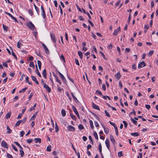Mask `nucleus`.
Listing matches in <instances>:
<instances>
[{
    "label": "nucleus",
    "mask_w": 158,
    "mask_h": 158,
    "mask_svg": "<svg viewBox=\"0 0 158 158\" xmlns=\"http://www.w3.org/2000/svg\"><path fill=\"white\" fill-rule=\"evenodd\" d=\"M27 27L31 30H34L35 27V26L30 21L27 23Z\"/></svg>",
    "instance_id": "1"
},
{
    "label": "nucleus",
    "mask_w": 158,
    "mask_h": 158,
    "mask_svg": "<svg viewBox=\"0 0 158 158\" xmlns=\"http://www.w3.org/2000/svg\"><path fill=\"white\" fill-rule=\"evenodd\" d=\"M56 71L57 72V73L59 75L60 77L62 80L64 82H66V80L65 78L64 77V75L62 73H61L59 71H58L57 69L56 70Z\"/></svg>",
    "instance_id": "2"
},
{
    "label": "nucleus",
    "mask_w": 158,
    "mask_h": 158,
    "mask_svg": "<svg viewBox=\"0 0 158 158\" xmlns=\"http://www.w3.org/2000/svg\"><path fill=\"white\" fill-rule=\"evenodd\" d=\"M44 87L48 91V93H50L51 91V89L48 85L45 83H43Z\"/></svg>",
    "instance_id": "3"
},
{
    "label": "nucleus",
    "mask_w": 158,
    "mask_h": 158,
    "mask_svg": "<svg viewBox=\"0 0 158 158\" xmlns=\"http://www.w3.org/2000/svg\"><path fill=\"white\" fill-rule=\"evenodd\" d=\"M72 109L73 111L75 112V114L77 116V117L80 118V116L79 114L78 113V112L77 111L76 108H75V107L74 106H72Z\"/></svg>",
    "instance_id": "4"
},
{
    "label": "nucleus",
    "mask_w": 158,
    "mask_h": 158,
    "mask_svg": "<svg viewBox=\"0 0 158 158\" xmlns=\"http://www.w3.org/2000/svg\"><path fill=\"white\" fill-rule=\"evenodd\" d=\"M41 9L42 10L41 15L43 18L45 19L46 17V15L45 13V10H44V7L43 6H41Z\"/></svg>",
    "instance_id": "5"
},
{
    "label": "nucleus",
    "mask_w": 158,
    "mask_h": 158,
    "mask_svg": "<svg viewBox=\"0 0 158 158\" xmlns=\"http://www.w3.org/2000/svg\"><path fill=\"white\" fill-rule=\"evenodd\" d=\"M50 35L52 41H53L55 43L56 41L57 40L55 38V35L52 33H50Z\"/></svg>",
    "instance_id": "6"
},
{
    "label": "nucleus",
    "mask_w": 158,
    "mask_h": 158,
    "mask_svg": "<svg viewBox=\"0 0 158 158\" xmlns=\"http://www.w3.org/2000/svg\"><path fill=\"white\" fill-rule=\"evenodd\" d=\"M146 66V65L144 61H143L138 64V69H140Z\"/></svg>",
    "instance_id": "7"
},
{
    "label": "nucleus",
    "mask_w": 158,
    "mask_h": 158,
    "mask_svg": "<svg viewBox=\"0 0 158 158\" xmlns=\"http://www.w3.org/2000/svg\"><path fill=\"white\" fill-rule=\"evenodd\" d=\"M42 45L45 51V53L48 54L49 53V51L46 45L44 43H42Z\"/></svg>",
    "instance_id": "8"
},
{
    "label": "nucleus",
    "mask_w": 158,
    "mask_h": 158,
    "mask_svg": "<svg viewBox=\"0 0 158 158\" xmlns=\"http://www.w3.org/2000/svg\"><path fill=\"white\" fill-rule=\"evenodd\" d=\"M68 130L69 131H74L75 128L71 125H68L67 127Z\"/></svg>",
    "instance_id": "9"
},
{
    "label": "nucleus",
    "mask_w": 158,
    "mask_h": 158,
    "mask_svg": "<svg viewBox=\"0 0 158 158\" xmlns=\"http://www.w3.org/2000/svg\"><path fill=\"white\" fill-rule=\"evenodd\" d=\"M2 146L6 148H8V145L7 143L4 141H2L1 142Z\"/></svg>",
    "instance_id": "10"
},
{
    "label": "nucleus",
    "mask_w": 158,
    "mask_h": 158,
    "mask_svg": "<svg viewBox=\"0 0 158 158\" xmlns=\"http://www.w3.org/2000/svg\"><path fill=\"white\" fill-rule=\"evenodd\" d=\"M31 78L32 80L35 82L36 84L37 85H39V83L35 76H31Z\"/></svg>",
    "instance_id": "11"
},
{
    "label": "nucleus",
    "mask_w": 158,
    "mask_h": 158,
    "mask_svg": "<svg viewBox=\"0 0 158 158\" xmlns=\"http://www.w3.org/2000/svg\"><path fill=\"white\" fill-rule=\"evenodd\" d=\"M92 107H93V108L94 109H95L96 110H100V108H99V107H98V105H96L95 104H94V102H92Z\"/></svg>",
    "instance_id": "12"
},
{
    "label": "nucleus",
    "mask_w": 158,
    "mask_h": 158,
    "mask_svg": "<svg viewBox=\"0 0 158 158\" xmlns=\"http://www.w3.org/2000/svg\"><path fill=\"white\" fill-rule=\"evenodd\" d=\"M105 143L106 146V147L108 150L110 149V142L109 140L108 139H106L105 141Z\"/></svg>",
    "instance_id": "13"
},
{
    "label": "nucleus",
    "mask_w": 158,
    "mask_h": 158,
    "mask_svg": "<svg viewBox=\"0 0 158 158\" xmlns=\"http://www.w3.org/2000/svg\"><path fill=\"white\" fill-rule=\"evenodd\" d=\"M110 138L111 141L112 142L113 144H114L115 143V140L114 136L112 135H110Z\"/></svg>",
    "instance_id": "14"
},
{
    "label": "nucleus",
    "mask_w": 158,
    "mask_h": 158,
    "mask_svg": "<svg viewBox=\"0 0 158 158\" xmlns=\"http://www.w3.org/2000/svg\"><path fill=\"white\" fill-rule=\"evenodd\" d=\"M115 77L118 79L119 80V79L120 78L121 75L119 73H116L115 75Z\"/></svg>",
    "instance_id": "15"
},
{
    "label": "nucleus",
    "mask_w": 158,
    "mask_h": 158,
    "mask_svg": "<svg viewBox=\"0 0 158 158\" xmlns=\"http://www.w3.org/2000/svg\"><path fill=\"white\" fill-rule=\"evenodd\" d=\"M42 74L43 75L44 77L46 79L47 78V73L46 70V69H44L43 72Z\"/></svg>",
    "instance_id": "16"
},
{
    "label": "nucleus",
    "mask_w": 158,
    "mask_h": 158,
    "mask_svg": "<svg viewBox=\"0 0 158 158\" xmlns=\"http://www.w3.org/2000/svg\"><path fill=\"white\" fill-rule=\"evenodd\" d=\"M34 140L35 143H41V139L40 138H35L34 139Z\"/></svg>",
    "instance_id": "17"
},
{
    "label": "nucleus",
    "mask_w": 158,
    "mask_h": 158,
    "mask_svg": "<svg viewBox=\"0 0 158 158\" xmlns=\"http://www.w3.org/2000/svg\"><path fill=\"white\" fill-rule=\"evenodd\" d=\"M10 49L12 50V56H14V57H15V60H17V56H16V55H15V53L14 52L13 49H12V48L11 47H10Z\"/></svg>",
    "instance_id": "18"
},
{
    "label": "nucleus",
    "mask_w": 158,
    "mask_h": 158,
    "mask_svg": "<svg viewBox=\"0 0 158 158\" xmlns=\"http://www.w3.org/2000/svg\"><path fill=\"white\" fill-rule=\"evenodd\" d=\"M71 94L74 100L77 103L79 102L78 100H77V98L75 97V96L74 95L73 93H71Z\"/></svg>",
    "instance_id": "19"
},
{
    "label": "nucleus",
    "mask_w": 158,
    "mask_h": 158,
    "mask_svg": "<svg viewBox=\"0 0 158 158\" xmlns=\"http://www.w3.org/2000/svg\"><path fill=\"white\" fill-rule=\"evenodd\" d=\"M61 113L63 117H64L66 114L65 111L63 109H62Z\"/></svg>",
    "instance_id": "20"
},
{
    "label": "nucleus",
    "mask_w": 158,
    "mask_h": 158,
    "mask_svg": "<svg viewBox=\"0 0 158 158\" xmlns=\"http://www.w3.org/2000/svg\"><path fill=\"white\" fill-rule=\"evenodd\" d=\"M131 134L132 136L135 137L138 136L139 135V134L138 132L132 133Z\"/></svg>",
    "instance_id": "21"
},
{
    "label": "nucleus",
    "mask_w": 158,
    "mask_h": 158,
    "mask_svg": "<svg viewBox=\"0 0 158 158\" xmlns=\"http://www.w3.org/2000/svg\"><path fill=\"white\" fill-rule=\"evenodd\" d=\"M11 112H9L7 113L6 115V119H8L11 116Z\"/></svg>",
    "instance_id": "22"
},
{
    "label": "nucleus",
    "mask_w": 158,
    "mask_h": 158,
    "mask_svg": "<svg viewBox=\"0 0 158 158\" xmlns=\"http://www.w3.org/2000/svg\"><path fill=\"white\" fill-rule=\"evenodd\" d=\"M37 112H36L34 114L33 116L31 117V118L30 120H34L35 118L36 117V116L37 114Z\"/></svg>",
    "instance_id": "23"
},
{
    "label": "nucleus",
    "mask_w": 158,
    "mask_h": 158,
    "mask_svg": "<svg viewBox=\"0 0 158 158\" xmlns=\"http://www.w3.org/2000/svg\"><path fill=\"white\" fill-rule=\"evenodd\" d=\"M93 135H94V137H95V138L97 139V140H98V134L97 133V132L94 131V132H93Z\"/></svg>",
    "instance_id": "24"
},
{
    "label": "nucleus",
    "mask_w": 158,
    "mask_h": 158,
    "mask_svg": "<svg viewBox=\"0 0 158 158\" xmlns=\"http://www.w3.org/2000/svg\"><path fill=\"white\" fill-rule=\"evenodd\" d=\"M78 53L80 58L81 59H82L83 57L82 53L81 51H78Z\"/></svg>",
    "instance_id": "25"
},
{
    "label": "nucleus",
    "mask_w": 158,
    "mask_h": 158,
    "mask_svg": "<svg viewBox=\"0 0 158 158\" xmlns=\"http://www.w3.org/2000/svg\"><path fill=\"white\" fill-rule=\"evenodd\" d=\"M2 27H3L4 30L5 31L7 32V29L8 28V27L5 26V25L3 24H2Z\"/></svg>",
    "instance_id": "26"
},
{
    "label": "nucleus",
    "mask_w": 158,
    "mask_h": 158,
    "mask_svg": "<svg viewBox=\"0 0 158 158\" xmlns=\"http://www.w3.org/2000/svg\"><path fill=\"white\" fill-rule=\"evenodd\" d=\"M26 82H27L28 84L30 85H32V82H30L29 81V77L28 76H27L26 77Z\"/></svg>",
    "instance_id": "27"
},
{
    "label": "nucleus",
    "mask_w": 158,
    "mask_h": 158,
    "mask_svg": "<svg viewBox=\"0 0 158 158\" xmlns=\"http://www.w3.org/2000/svg\"><path fill=\"white\" fill-rule=\"evenodd\" d=\"M34 5L35 8V10H36L37 14L38 15L39 14V8L35 5L34 4Z\"/></svg>",
    "instance_id": "28"
},
{
    "label": "nucleus",
    "mask_w": 158,
    "mask_h": 158,
    "mask_svg": "<svg viewBox=\"0 0 158 158\" xmlns=\"http://www.w3.org/2000/svg\"><path fill=\"white\" fill-rule=\"evenodd\" d=\"M6 127L7 129L8 130V131H7V133L8 134H10L12 131V130L10 128L9 126H7Z\"/></svg>",
    "instance_id": "29"
},
{
    "label": "nucleus",
    "mask_w": 158,
    "mask_h": 158,
    "mask_svg": "<svg viewBox=\"0 0 158 158\" xmlns=\"http://www.w3.org/2000/svg\"><path fill=\"white\" fill-rule=\"evenodd\" d=\"M89 122L91 128L92 129H93L94 128V127L93 124V121L91 120H90Z\"/></svg>",
    "instance_id": "30"
},
{
    "label": "nucleus",
    "mask_w": 158,
    "mask_h": 158,
    "mask_svg": "<svg viewBox=\"0 0 158 158\" xmlns=\"http://www.w3.org/2000/svg\"><path fill=\"white\" fill-rule=\"evenodd\" d=\"M15 144L16 145H17L18 147H19L21 150L23 149L22 147L20 145V144L17 142L15 141L14 142Z\"/></svg>",
    "instance_id": "31"
},
{
    "label": "nucleus",
    "mask_w": 158,
    "mask_h": 158,
    "mask_svg": "<svg viewBox=\"0 0 158 158\" xmlns=\"http://www.w3.org/2000/svg\"><path fill=\"white\" fill-rule=\"evenodd\" d=\"M35 72L36 74H37L40 77H41V76L39 72L38 69L35 70Z\"/></svg>",
    "instance_id": "32"
},
{
    "label": "nucleus",
    "mask_w": 158,
    "mask_h": 158,
    "mask_svg": "<svg viewBox=\"0 0 158 158\" xmlns=\"http://www.w3.org/2000/svg\"><path fill=\"white\" fill-rule=\"evenodd\" d=\"M51 145H49L48 146L46 150L48 152H51Z\"/></svg>",
    "instance_id": "33"
},
{
    "label": "nucleus",
    "mask_w": 158,
    "mask_h": 158,
    "mask_svg": "<svg viewBox=\"0 0 158 158\" xmlns=\"http://www.w3.org/2000/svg\"><path fill=\"white\" fill-rule=\"evenodd\" d=\"M98 149L100 153H101V152H102V145L100 143L98 145Z\"/></svg>",
    "instance_id": "34"
},
{
    "label": "nucleus",
    "mask_w": 158,
    "mask_h": 158,
    "mask_svg": "<svg viewBox=\"0 0 158 158\" xmlns=\"http://www.w3.org/2000/svg\"><path fill=\"white\" fill-rule=\"evenodd\" d=\"M104 131L106 134H108L109 132V129L108 128H104Z\"/></svg>",
    "instance_id": "35"
},
{
    "label": "nucleus",
    "mask_w": 158,
    "mask_h": 158,
    "mask_svg": "<svg viewBox=\"0 0 158 158\" xmlns=\"http://www.w3.org/2000/svg\"><path fill=\"white\" fill-rule=\"evenodd\" d=\"M78 128L80 130H81L84 129V127L81 124H80L78 126Z\"/></svg>",
    "instance_id": "36"
},
{
    "label": "nucleus",
    "mask_w": 158,
    "mask_h": 158,
    "mask_svg": "<svg viewBox=\"0 0 158 158\" xmlns=\"http://www.w3.org/2000/svg\"><path fill=\"white\" fill-rule=\"evenodd\" d=\"M131 121L135 124L137 125V121L134 120L132 118H131Z\"/></svg>",
    "instance_id": "37"
},
{
    "label": "nucleus",
    "mask_w": 158,
    "mask_h": 158,
    "mask_svg": "<svg viewBox=\"0 0 158 158\" xmlns=\"http://www.w3.org/2000/svg\"><path fill=\"white\" fill-rule=\"evenodd\" d=\"M114 128L115 130L116 134L117 136H118V128L116 126H115Z\"/></svg>",
    "instance_id": "38"
},
{
    "label": "nucleus",
    "mask_w": 158,
    "mask_h": 158,
    "mask_svg": "<svg viewBox=\"0 0 158 158\" xmlns=\"http://www.w3.org/2000/svg\"><path fill=\"white\" fill-rule=\"evenodd\" d=\"M118 156L119 157H120L123 156V152L122 151L119 152H118Z\"/></svg>",
    "instance_id": "39"
},
{
    "label": "nucleus",
    "mask_w": 158,
    "mask_h": 158,
    "mask_svg": "<svg viewBox=\"0 0 158 158\" xmlns=\"http://www.w3.org/2000/svg\"><path fill=\"white\" fill-rule=\"evenodd\" d=\"M19 152H20V153L21 154V157H23V155H24V152L23 151V150H22V149L21 150H19Z\"/></svg>",
    "instance_id": "40"
},
{
    "label": "nucleus",
    "mask_w": 158,
    "mask_h": 158,
    "mask_svg": "<svg viewBox=\"0 0 158 158\" xmlns=\"http://www.w3.org/2000/svg\"><path fill=\"white\" fill-rule=\"evenodd\" d=\"M56 81L58 83H59L60 85H61V82L60 80L58 79V77H56Z\"/></svg>",
    "instance_id": "41"
},
{
    "label": "nucleus",
    "mask_w": 158,
    "mask_h": 158,
    "mask_svg": "<svg viewBox=\"0 0 158 158\" xmlns=\"http://www.w3.org/2000/svg\"><path fill=\"white\" fill-rule=\"evenodd\" d=\"M11 146L12 147V148H13V149L16 151L17 152L18 151V150L17 149L15 145H14L13 144H11Z\"/></svg>",
    "instance_id": "42"
},
{
    "label": "nucleus",
    "mask_w": 158,
    "mask_h": 158,
    "mask_svg": "<svg viewBox=\"0 0 158 158\" xmlns=\"http://www.w3.org/2000/svg\"><path fill=\"white\" fill-rule=\"evenodd\" d=\"M22 45V44L18 42L17 44V47L19 48H20V46Z\"/></svg>",
    "instance_id": "43"
},
{
    "label": "nucleus",
    "mask_w": 158,
    "mask_h": 158,
    "mask_svg": "<svg viewBox=\"0 0 158 158\" xmlns=\"http://www.w3.org/2000/svg\"><path fill=\"white\" fill-rule=\"evenodd\" d=\"M55 128L56 129V132H57L59 131V129L58 127V126L57 124L56 123V125H55Z\"/></svg>",
    "instance_id": "44"
},
{
    "label": "nucleus",
    "mask_w": 158,
    "mask_h": 158,
    "mask_svg": "<svg viewBox=\"0 0 158 158\" xmlns=\"http://www.w3.org/2000/svg\"><path fill=\"white\" fill-rule=\"evenodd\" d=\"M21 123V120H19L17 121V122L16 123L15 125V127H17L19 126L20 123Z\"/></svg>",
    "instance_id": "45"
},
{
    "label": "nucleus",
    "mask_w": 158,
    "mask_h": 158,
    "mask_svg": "<svg viewBox=\"0 0 158 158\" xmlns=\"http://www.w3.org/2000/svg\"><path fill=\"white\" fill-rule=\"evenodd\" d=\"M27 87H25L24 88H23V89H22L19 92L20 93H21V92H24L27 89Z\"/></svg>",
    "instance_id": "46"
},
{
    "label": "nucleus",
    "mask_w": 158,
    "mask_h": 158,
    "mask_svg": "<svg viewBox=\"0 0 158 158\" xmlns=\"http://www.w3.org/2000/svg\"><path fill=\"white\" fill-rule=\"evenodd\" d=\"M36 103H35V105H34V106H33V107H31V108L30 109V111H31V110H34L35 108V107L36 106Z\"/></svg>",
    "instance_id": "47"
},
{
    "label": "nucleus",
    "mask_w": 158,
    "mask_h": 158,
    "mask_svg": "<svg viewBox=\"0 0 158 158\" xmlns=\"http://www.w3.org/2000/svg\"><path fill=\"white\" fill-rule=\"evenodd\" d=\"M118 32V31H117L116 30H115L114 31V32L113 33V35H117Z\"/></svg>",
    "instance_id": "48"
},
{
    "label": "nucleus",
    "mask_w": 158,
    "mask_h": 158,
    "mask_svg": "<svg viewBox=\"0 0 158 158\" xmlns=\"http://www.w3.org/2000/svg\"><path fill=\"white\" fill-rule=\"evenodd\" d=\"M70 116L71 117L73 120L75 119V118H76L75 115H74L73 114L71 113L70 114Z\"/></svg>",
    "instance_id": "49"
},
{
    "label": "nucleus",
    "mask_w": 158,
    "mask_h": 158,
    "mask_svg": "<svg viewBox=\"0 0 158 158\" xmlns=\"http://www.w3.org/2000/svg\"><path fill=\"white\" fill-rule=\"evenodd\" d=\"M123 123L124 124V127L126 128L127 127V122L126 121H123Z\"/></svg>",
    "instance_id": "50"
},
{
    "label": "nucleus",
    "mask_w": 158,
    "mask_h": 158,
    "mask_svg": "<svg viewBox=\"0 0 158 158\" xmlns=\"http://www.w3.org/2000/svg\"><path fill=\"white\" fill-rule=\"evenodd\" d=\"M33 141V139H28L27 140V142L29 143H31Z\"/></svg>",
    "instance_id": "51"
},
{
    "label": "nucleus",
    "mask_w": 158,
    "mask_h": 158,
    "mask_svg": "<svg viewBox=\"0 0 158 158\" xmlns=\"http://www.w3.org/2000/svg\"><path fill=\"white\" fill-rule=\"evenodd\" d=\"M29 66L30 67H33V68L34 67V65L33 62H30Z\"/></svg>",
    "instance_id": "52"
},
{
    "label": "nucleus",
    "mask_w": 158,
    "mask_h": 158,
    "mask_svg": "<svg viewBox=\"0 0 158 158\" xmlns=\"http://www.w3.org/2000/svg\"><path fill=\"white\" fill-rule=\"evenodd\" d=\"M75 62L76 64L77 65H78V66L80 65V64L78 61V60L77 59H75Z\"/></svg>",
    "instance_id": "53"
},
{
    "label": "nucleus",
    "mask_w": 158,
    "mask_h": 158,
    "mask_svg": "<svg viewBox=\"0 0 158 158\" xmlns=\"http://www.w3.org/2000/svg\"><path fill=\"white\" fill-rule=\"evenodd\" d=\"M131 14H130L129 15V17L127 20V23L128 24H129L130 23V20L131 19Z\"/></svg>",
    "instance_id": "54"
},
{
    "label": "nucleus",
    "mask_w": 158,
    "mask_h": 158,
    "mask_svg": "<svg viewBox=\"0 0 158 158\" xmlns=\"http://www.w3.org/2000/svg\"><path fill=\"white\" fill-rule=\"evenodd\" d=\"M104 112H105V113L106 114V116H107L108 117H110V115L109 113L107 112L106 110H105Z\"/></svg>",
    "instance_id": "55"
},
{
    "label": "nucleus",
    "mask_w": 158,
    "mask_h": 158,
    "mask_svg": "<svg viewBox=\"0 0 158 158\" xmlns=\"http://www.w3.org/2000/svg\"><path fill=\"white\" fill-rule=\"evenodd\" d=\"M99 53L106 60V59L105 57V56L104 54L102 52L100 51L99 52Z\"/></svg>",
    "instance_id": "56"
},
{
    "label": "nucleus",
    "mask_w": 158,
    "mask_h": 158,
    "mask_svg": "<svg viewBox=\"0 0 158 158\" xmlns=\"http://www.w3.org/2000/svg\"><path fill=\"white\" fill-rule=\"evenodd\" d=\"M154 51L153 50H151L148 53V55H149L150 56H152L153 53Z\"/></svg>",
    "instance_id": "57"
},
{
    "label": "nucleus",
    "mask_w": 158,
    "mask_h": 158,
    "mask_svg": "<svg viewBox=\"0 0 158 158\" xmlns=\"http://www.w3.org/2000/svg\"><path fill=\"white\" fill-rule=\"evenodd\" d=\"M28 12L30 14L31 16L33 15V12L31 10H28Z\"/></svg>",
    "instance_id": "58"
},
{
    "label": "nucleus",
    "mask_w": 158,
    "mask_h": 158,
    "mask_svg": "<svg viewBox=\"0 0 158 158\" xmlns=\"http://www.w3.org/2000/svg\"><path fill=\"white\" fill-rule=\"evenodd\" d=\"M26 119H27V117H25L23 120H21V123H25L26 121Z\"/></svg>",
    "instance_id": "59"
},
{
    "label": "nucleus",
    "mask_w": 158,
    "mask_h": 158,
    "mask_svg": "<svg viewBox=\"0 0 158 158\" xmlns=\"http://www.w3.org/2000/svg\"><path fill=\"white\" fill-rule=\"evenodd\" d=\"M145 106L146 108L148 110H149L150 109V108H151L150 106V105H149L146 104V105H145Z\"/></svg>",
    "instance_id": "60"
},
{
    "label": "nucleus",
    "mask_w": 158,
    "mask_h": 158,
    "mask_svg": "<svg viewBox=\"0 0 158 158\" xmlns=\"http://www.w3.org/2000/svg\"><path fill=\"white\" fill-rule=\"evenodd\" d=\"M60 59L61 60H63V61H64V62H65L64 58L63 55L62 54L61 55V56H60Z\"/></svg>",
    "instance_id": "61"
},
{
    "label": "nucleus",
    "mask_w": 158,
    "mask_h": 158,
    "mask_svg": "<svg viewBox=\"0 0 158 158\" xmlns=\"http://www.w3.org/2000/svg\"><path fill=\"white\" fill-rule=\"evenodd\" d=\"M96 94H99V95H102V92L101 91H99L98 90H96Z\"/></svg>",
    "instance_id": "62"
},
{
    "label": "nucleus",
    "mask_w": 158,
    "mask_h": 158,
    "mask_svg": "<svg viewBox=\"0 0 158 158\" xmlns=\"http://www.w3.org/2000/svg\"><path fill=\"white\" fill-rule=\"evenodd\" d=\"M88 22L90 24L92 27H94V24L92 23V22L89 20H88Z\"/></svg>",
    "instance_id": "63"
},
{
    "label": "nucleus",
    "mask_w": 158,
    "mask_h": 158,
    "mask_svg": "<svg viewBox=\"0 0 158 158\" xmlns=\"http://www.w3.org/2000/svg\"><path fill=\"white\" fill-rule=\"evenodd\" d=\"M7 157L8 158H13L12 156L11 155L9 154L8 153H7Z\"/></svg>",
    "instance_id": "64"
}]
</instances>
